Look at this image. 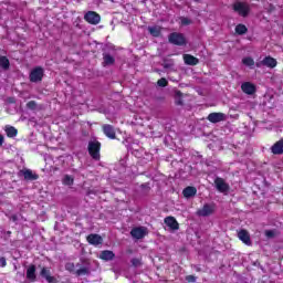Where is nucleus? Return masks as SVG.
Returning a JSON list of instances; mask_svg holds the SVG:
<instances>
[{
    "mask_svg": "<svg viewBox=\"0 0 283 283\" xmlns=\"http://www.w3.org/2000/svg\"><path fill=\"white\" fill-rule=\"evenodd\" d=\"M74 263H66L65 264V270L69 271L70 273H74Z\"/></svg>",
    "mask_w": 283,
    "mask_h": 283,
    "instance_id": "36",
    "label": "nucleus"
},
{
    "mask_svg": "<svg viewBox=\"0 0 283 283\" xmlns=\"http://www.w3.org/2000/svg\"><path fill=\"white\" fill-rule=\"evenodd\" d=\"M27 280H29V282H36V265H29L27 269Z\"/></svg>",
    "mask_w": 283,
    "mask_h": 283,
    "instance_id": "16",
    "label": "nucleus"
},
{
    "mask_svg": "<svg viewBox=\"0 0 283 283\" xmlns=\"http://www.w3.org/2000/svg\"><path fill=\"white\" fill-rule=\"evenodd\" d=\"M0 266L3 269L8 266V261H6V256L0 258Z\"/></svg>",
    "mask_w": 283,
    "mask_h": 283,
    "instance_id": "38",
    "label": "nucleus"
},
{
    "mask_svg": "<svg viewBox=\"0 0 283 283\" xmlns=\"http://www.w3.org/2000/svg\"><path fill=\"white\" fill-rule=\"evenodd\" d=\"M6 142V138L3 135L0 134V147H3V143Z\"/></svg>",
    "mask_w": 283,
    "mask_h": 283,
    "instance_id": "41",
    "label": "nucleus"
},
{
    "mask_svg": "<svg viewBox=\"0 0 283 283\" xmlns=\"http://www.w3.org/2000/svg\"><path fill=\"white\" fill-rule=\"evenodd\" d=\"M213 211H216V208L213 207V205L206 203L203 205L202 208L197 210V216H199L200 218H207L209 216H212Z\"/></svg>",
    "mask_w": 283,
    "mask_h": 283,
    "instance_id": "6",
    "label": "nucleus"
},
{
    "mask_svg": "<svg viewBox=\"0 0 283 283\" xmlns=\"http://www.w3.org/2000/svg\"><path fill=\"white\" fill-rule=\"evenodd\" d=\"M40 275L41 277H44V280L48 283L56 282V277L52 276V272L50 271V268H46V266L42 268L40 271Z\"/></svg>",
    "mask_w": 283,
    "mask_h": 283,
    "instance_id": "12",
    "label": "nucleus"
},
{
    "mask_svg": "<svg viewBox=\"0 0 283 283\" xmlns=\"http://www.w3.org/2000/svg\"><path fill=\"white\" fill-rule=\"evenodd\" d=\"M198 193V189L193 186H188L182 190V196L185 198H193Z\"/></svg>",
    "mask_w": 283,
    "mask_h": 283,
    "instance_id": "22",
    "label": "nucleus"
},
{
    "mask_svg": "<svg viewBox=\"0 0 283 283\" xmlns=\"http://www.w3.org/2000/svg\"><path fill=\"white\" fill-rule=\"evenodd\" d=\"M216 188L220 191V193H227L229 191V184L224 181V179L217 177L214 179Z\"/></svg>",
    "mask_w": 283,
    "mask_h": 283,
    "instance_id": "11",
    "label": "nucleus"
},
{
    "mask_svg": "<svg viewBox=\"0 0 283 283\" xmlns=\"http://www.w3.org/2000/svg\"><path fill=\"white\" fill-rule=\"evenodd\" d=\"M62 184L65 185L66 187H72V185H74V178L70 175H65Z\"/></svg>",
    "mask_w": 283,
    "mask_h": 283,
    "instance_id": "28",
    "label": "nucleus"
},
{
    "mask_svg": "<svg viewBox=\"0 0 283 283\" xmlns=\"http://www.w3.org/2000/svg\"><path fill=\"white\" fill-rule=\"evenodd\" d=\"M261 63L265 66V67H270L271 70H273V67H277V60H275V57L272 56H265Z\"/></svg>",
    "mask_w": 283,
    "mask_h": 283,
    "instance_id": "17",
    "label": "nucleus"
},
{
    "mask_svg": "<svg viewBox=\"0 0 283 283\" xmlns=\"http://www.w3.org/2000/svg\"><path fill=\"white\" fill-rule=\"evenodd\" d=\"M256 67H262V65H264L262 62H256Z\"/></svg>",
    "mask_w": 283,
    "mask_h": 283,
    "instance_id": "43",
    "label": "nucleus"
},
{
    "mask_svg": "<svg viewBox=\"0 0 283 283\" xmlns=\"http://www.w3.org/2000/svg\"><path fill=\"white\" fill-rule=\"evenodd\" d=\"M102 130L107 138H109L111 140H116V129L112 125L104 124L102 126Z\"/></svg>",
    "mask_w": 283,
    "mask_h": 283,
    "instance_id": "8",
    "label": "nucleus"
},
{
    "mask_svg": "<svg viewBox=\"0 0 283 283\" xmlns=\"http://www.w3.org/2000/svg\"><path fill=\"white\" fill-rule=\"evenodd\" d=\"M180 21H181V25H191V19H189V18H185V17H182V18H180Z\"/></svg>",
    "mask_w": 283,
    "mask_h": 283,
    "instance_id": "35",
    "label": "nucleus"
},
{
    "mask_svg": "<svg viewBox=\"0 0 283 283\" xmlns=\"http://www.w3.org/2000/svg\"><path fill=\"white\" fill-rule=\"evenodd\" d=\"M140 188H142V189H146V191H149V189H151V188L149 187V184H142V185H140Z\"/></svg>",
    "mask_w": 283,
    "mask_h": 283,
    "instance_id": "40",
    "label": "nucleus"
},
{
    "mask_svg": "<svg viewBox=\"0 0 283 283\" xmlns=\"http://www.w3.org/2000/svg\"><path fill=\"white\" fill-rule=\"evenodd\" d=\"M241 90H242V93L248 94V96H253V94H255V92H258L255 84H253L251 82L242 83Z\"/></svg>",
    "mask_w": 283,
    "mask_h": 283,
    "instance_id": "7",
    "label": "nucleus"
},
{
    "mask_svg": "<svg viewBox=\"0 0 283 283\" xmlns=\"http://www.w3.org/2000/svg\"><path fill=\"white\" fill-rule=\"evenodd\" d=\"M130 264L132 266H134L135 269H137V266H142L143 265V261L138 258H134L130 260Z\"/></svg>",
    "mask_w": 283,
    "mask_h": 283,
    "instance_id": "32",
    "label": "nucleus"
},
{
    "mask_svg": "<svg viewBox=\"0 0 283 283\" xmlns=\"http://www.w3.org/2000/svg\"><path fill=\"white\" fill-rule=\"evenodd\" d=\"M165 224L169 227L172 231H178L180 229V224L178 223V220L174 217H166L164 220Z\"/></svg>",
    "mask_w": 283,
    "mask_h": 283,
    "instance_id": "15",
    "label": "nucleus"
},
{
    "mask_svg": "<svg viewBox=\"0 0 283 283\" xmlns=\"http://www.w3.org/2000/svg\"><path fill=\"white\" fill-rule=\"evenodd\" d=\"M87 149L93 160H101V142H90Z\"/></svg>",
    "mask_w": 283,
    "mask_h": 283,
    "instance_id": "3",
    "label": "nucleus"
},
{
    "mask_svg": "<svg viewBox=\"0 0 283 283\" xmlns=\"http://www.w3.org/2000/svg\"><path fill=\"white\" fill-rule=\"evenodd\" d=\"M4 132L8 138H17L19 136V130L14 126L7 125Z\"/></svg>",
    "mask_w": 283,
    "mask_h": 283,
    "instance_id": "23",
    "label": "nucleus"
},
{
    "mask_svg": "<svg viewBox=\"0 0 283 283\" xmlns=\"http://www.w3.org/2000/svg\"><path fill=\"white\" fill-rule=\"evenodd\" d=\"M186 281L189 282V283H193V282H196V276L195 275H187Z\"/></svg>",
    "mask_w": 283,
    "mask_h": 283,
    "instance_id": "39",
    "label": "nucleus"
},
{
    "mask_svg": "<svg viewBox=\"0 0 283 283\" xmlns=\"http://www.w3.org/2000/svg\"><path fill=\"white\" fill-rule=\"evenodd\" d=\"M168 41L171 43V45H187V38H185V34L179 32H172L168 35Z\"/></svg>",
    "mask_w": 283,
    "mask_h": 283,
    "instance_id": "2",
    "label": "nucleus"
},
{
    "mask_svg": "<svg viewBox=\"0 0 283 283\" xmlns=\"http://www.w3.org/2000/svg\"><path fill=\"white\" fill-rule=\"evenodd\" d=\"M176 96H178V99L175 101L176 105H182V92L177 91Z\"/></svg>",
    "mask_w": 283,
    "mask_h": 283,
    "instance_id": "34",
    "label": "nucleus"
},
{
    "mask_svg": "<svg viewBox=\"0 0 283 283\" xmlns=\"http://www.w3.org/2000/svg\"><path fill=\"white\" fill-rule=\"evenodd\" d=\"M265 235H266V238H275V231L274 230H266Z\"/></svg>",
    "mask_w": 283,
    "mask_h": 283,
    "instance_id": "37",
    "label": "nucleus"
},
{
    "mask_svg": "<svg viewBox=\"0 0 283 283\" xmlns=\"http://www.w3.org/2000/svg\"><path fill=\"white\" fill-rule=\"evenodd\" d=\"M84 19L91 25H98L101 23V14L96 13V11L86 12Z\"/></svg>",
    "mask_w": 283,
    "mask_h": 283,
    "instance_id": "5",
    "label": "nucleus"
},
{
    "mask_svg": "<svg viewBox=\"0 0 283 283\" xmlns=\"http://www.w3.org/2000/svg\"><path fill=\"white\" fill-rule=\"evenodd\" d=\"M148 32L149 34H151V36H155V38H158L161 34L160 27H149Z\"/></svg>",
    "mask_w": 283,
    "mask_h": 283,
    "instance_id": "27",
    "label": "nucleus"
},
{
    "mask_svg": "<svg viewBox=\"0 0 283 283\" xmlns=\"http://www.w3.org/2000/svg\"><path fill=\"white\" fill-rule=\"evenodd\" d=\"M184 63L186 65H198L200 60L191 54H184Z\"/></svg>",
    "mask_w": 283,
    "mask_h": 283,
    "instance_id": "19",
    "label": "nucleus"
},
{
    "mask_svg": "<svg viewBox=\"0 0 283 283\" xmlns=\"http://www.w3.org/2000/svg\"><path fill=\"white\" fill-rule=\"evenodd\" d=\"M45 76V71L41 66H35L29 74V81L31 83H41Z\"/></svg>",
    "mask_w": 283,
    "mask_h": 283,
    "instance_id": "4",
    "label": "nucleus"
},
{
    "mask_svg": "<svg viewBox=\"0 0 283 283\" xmlns=\"http://www.w3.org/2000/svg\"><path fill=\"white\" fill-rule=\"evenodd\" d=\"M233 12H237L239 17H243V19H247L249 14L251 13V7L247 4V2L237 1L232 4Z\"/></svg>",
    "mask_w": 283,
    "mask_h": 283,
    "instance_id": "1",
    "label": "nucleus"
},
{
    "mask_svg": "<svg viewBox=\"0 0 283 283\" xmlns=\"http://www.w3.org/2000/svg\"><path fill=\"white\" fill-rule=\"evenodd\" d=\"M157 85L159 87H167L169 85V82L167 81V78L161 77L157 81Z\"/></svg>",
    "mask_w": 283,
    "mask_h": 283,
    "instance_id": "33",
    "label": "nucleus"
},
{
    "mask_svg": "<svg viewBox=\"0 0 283 283\" xmlns=\"http://www.w3.org/2000/svg\"><path fill=\"white\" fill-rule=\"evenodd\" d=\"M103 60H104L103 62L104 67L106 65H114L116 63V59H114V56H112L111 54H104Z\"/></svg>",
    "mask_w": 283,
    "mask_h": 283,
    "instance_id": "24",
    "label": "nucleus"
},
{
    "mask_svg": "<svg viewBox=\"0 0 283 283\" xmlns=\"http://www.w3.org/2000/svg\"><path fill=\"white\" fill-rule=\"evenodd\" d=\"M20 174L24 177V180H39V175L34 174L30 169L21 170Z\"/></svg>",
    "mask_w": 283,
    "mask_h": 283,
    "instance_id": "21",
    "label": "nucleus"
},
{
    "mask_svg": "<svg viewBox=\"0 0 283 283\" xmlns=\"http://www.w3.org/2000/svg\"><path fill=\"white\" fill-rule=\"evenodd\" d=\"M116 258V254L112 250H104L99 254V259L104 260L105 262H109Z\"/></svg>",
    "mask_w": 283,
    "mask_h": 283,
    "instance_id": "18",
    "label": "nucleus"
},
{
    "mask_svg": "<svg viewBox=\"0 0 283 283\" xmlns=\"http://www.w3.org/2000/svg\"><path fill=\"white\" fill-rule=\"evenodd\" d=\"M88 244H92L93 247H98V244H103V237L99 234H88L86 238Z\"/></svg>",
    "mask_w": 283,
    "mask_h": 283,
    "instance_id": "14",
    "label": "nucleus"
},
{
    "mask_svg": "<svg viewBox=\"0 0 283 283\" xmlns=\"http://www.w3.org/2000/svg\"><path fill=\"white\" fill-rule=\"evenodd\" d=\"M132 238H135V240H143L145 235H147V229L144 227L133 228L130 231Z\"/></svg>",
    "mask_w": 283,
    "mask_h": 283,
    "instance_id": "9",
    "label": "nucleus"
},
{
    "mask_svg": "<svg viewBox=\"0 0 283 283\" xmlns=\"http://www.w3.org/2000/svg\"><path fill=\"white\" fill-rule=\"evenodd\" d=\"M234 31L237 34L242 36L243 34H247L249 32V29L247 28V25L240 23L235 27Z\"/></svg>",
    "mask_w": 283,
    "mask_h": 283,
    "instance_id": "25",
    "label": "nucleus"
},
{
    "mask_svg": "<svg viewBox=\"0 0 283 283\" xmlns=\"http://www.w3.org/2000/svg\"><path fill=\"white\" fill-rule=\"evenodd\" d=\"M9 103H14V97H10Z\"/></svg>",
    "mask_w": 283,
    "mask_h": 283,
    "instance_id": "45",
    "label": "nucleus"
},
{
    "mask_svg": "<svg viewBox=\"0 0 283 283\" xmlns=\"http://www.w3.org/2000/svg\"><path fill=\"white\" fill-rule=\"evenodd\" d=\"M11 220H12L13 222H17V221L19 220V217H17V214H13V216H11Z\"/></svg>",
    "mask_w": 283,
    "mask_h": 283,
    "instance_id": "42",
    "label": "nucleus"
},
{
    "mask_svg": "<svg viewBox=\"0 0 283 283\" xmlns=\"http://www.w3.org/2000/svg\"><path fill=\"white\" fill-rule=\"evenodd\" d=\"M39 107V104H36V101H29L27 103V109H31V112L36 111Z\"/></svg>",
    "mask_w": 283,
    "mask_h": 283,
    "instance_id": "31",
    "label": "nucleus"
},
{
    "mask_svg": "<svg viewBox=\"0 0 283 283\" xmlns=\"http://www.w3.org/2000/svg\"><path fill=\"white\" fill-rule=\"evenodd\" d=\"M238 238L243 242V244H247L248 247H251V234H249V231L242 229L238 232Z\"/></svg>",
    "mask_w": 283,
    "mask_h": 283,
    "instance_id": "13",
    "label": "nucleus"
},
{
    "mask_svg": "<svg viewBox=\"0 0 283 283\" xmlns=\"http://www.w3.org/2000/svg\"><path fill=\"white\" fill-rule=\"evenodd\" d=\"M197 273H200V271H202V269H200V266H195Z\"/></svg>",
    "mask_w": 283,
    "mask_h": 283,
    "instance_id": "44",
    "label": "nucleus"
},
{
    "mask_svg": "<svg viewBox=\"0 0 283 283\" xmlns=\"http://www.w3.org/2000/svg\"><path fill=\"white\" fill-rule=\"evenodd\" d=\"M75 275H77V277H81V275H90V269L81 268L77 271H75Z\"/></svg>",
    "mask_w": 283,
    "mask_h": 283,
    "instance_id": "30",
    "label": "nucleus"
},
{
    "mask_svg": "<svg viewBox=\"0 0 283 283\" xmlns=\"http://www.w3.org/2000/svg\"><path fill=\"white\" fill-rule=\"evenodd\" d=\"M227 115H224V113H210L207 117V120H209V123H222V120H226Z\"/></svg>",
    "mask_w": 283,
    "mask_h": 283,
    "instance_id": "10",
    "label": "nucleus"
},
{
    "mask_svg": "<svg viewBox=\"0 0 283 283\" xmlns=\"http://www.w3.org/2000/svg\"><path fill=\"white\" fill-rule=\"evenodd\" d=\"M0 67L2 70H10V60L7 56H0Z\"/></svg>",
    "mask_w": 283,
    "mask_h": 283,
    "instance_id": "26",
    "label": "nucleus"
},
{
    "mask_svg": "<svg viewBox=\"0 0 283 283\" xmlns=\"http://www.w3.org/2000/svg\"><path fill=\"white\" fill-rule=\"evenodd\" d=\"M272 154L280 156L283 154V139H280L271 147Z\"/></svg>",
    "mask_w": 283,
    "mask_h": 283,
    "instance_id": "20",
    "label": "nucleus"
},
{
    "mask_svg": "<svg viewBox=\"0 0 283 283\" xmlns=\"http://www.w3.org/2000/svg\"><path fill=\"white\" fill-rule=\"evenodd\" d=\"M242 63L243 65H247V67H253V65H255V61L251 56L243 57Z\"/></svg>",
    "mask_w": 283,
    "mask_h": 283,
    "instance_id": "29",
    "label": "nucleus"
}]
</instances>
